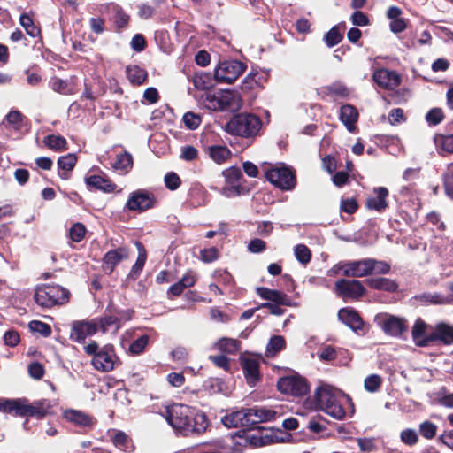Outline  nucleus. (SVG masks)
I'll return each mask as SVG.
<instances>
[{
	"label": "nucleus",
	"mask_w": 453,
	"mask_h": 453,
	"mask_svg": "<svg viewBox=\"0 0 453 453\" xmlns=\"http://www.w3.org/2000/svg\"><path fill=\"white\" fill-rule=\"evenodd\" d=\"M164 417L174 430L185 434H202L210 425L204 412L183 403L167 406Z\"/></svg>",
	"instance_id": "1"
},
{
	"label": "nucleus",
	"mask_w": 453,
	"mask_h": 453,
	"mask_svg": "<svg viewBox=\"0 0 453 453\" xmlns=\"http://www.w3.org/2000/svg\"><path fill=\"white\" fill-rule=\"evenodd\" d=\"M314 397L317 407L326 414L336 419H342L345 417V409L342 404L343 396L340 390L323 385L317 388Z\"/></svg>",
	"instance_id": "2"
},
{
	"label": "nucleus",
	"mask_w": 453,
	"mask_h": 453,
	"mask_svg": "<svg viewBox=\"0 0 453 453\" xmlns=\"http://www.w3.org/2000/svg\"><path fill=\"white\" fill-rule=\"evenodd\" d=\"M70 296V291L60 285L42 284L36 287L34 300L40 307L51 309L66 304Z\"/></svg>",
	"instance_id": "3"
},
{
	"label": "nucleus",
	"mask_w": 453,
	"mask_h": 453,
	"mask_svg": "<svg viewBox=\"0 0 453 453\" xmlns=\"http://www.w3.org/2000/svg\"><path fill=\"white\" fill-rule=\"evenodd\" d=\"M262 120L252 113H239L234 115L226 125V131L243 138H255L259 134Z\"/></svg>",
	"instance_id": "4"
},
{
	"label": "nucleus",
	"mask_w": 453,
	"mask_h": 453,
	"mask_svg": "<svg viewBox=\"0 0 453 453\" xmlns=\"http://www.w3.org/2000/svg\"><path fill=\"white\" fill-rule=\"evenodd\" d=\"M265 178L273 185L284 191L292 190L296 185V171L285 165L267 170Z\"/></svg>",
	"instance_id": "5"
},
{
	"label": "nucleus",
	"mask_w": 453,
	"mask_h": 453,
	"mask_svg": "<svg viewBox=\"0 0 453 453\" xmlns=\"http://www.w3.org/2000/svg\"><path fill=\"white\" fill-rule=\"evenodd\" d=\"M277 388L283 394L301 397L309 393L310 385L304 377L296 373L280 378L277 381Z\"/></svg>",
	"instance_id": "6"
},
{
	"label": "nucleus",
	"mask_w": 453,
	"mask_h": 453,
	"mask_svg": "<svg viewBox=\"0 0 453 453\" xmlns=\"http://www.w3.org/2000/svg\"><path fill=\"white\" fill-rule=\"evenodd\" d=\"M247 65L238 60L220 62L214 71V79L219 83L234 82L246 70Z\"/></svg>",
	"instance_id": "7"
},
{
	"label": "nucleus",
	"mask_w": 453,
	"mask_h": 453,
	"mask_svg": "<svg viewBox=\"0 0 453 453\" xmlns=\"http://www.w3.org/2000/svg\"><path fill=\"white\" fill-rule=\"evenodd\" d=\"M374 322L386 334L393 337H400L408 330L407 319L394 315H377L374 318Z\"/></svg>",
	"instance_id": "8"
},
{
	"label": "nucleus",
	"mask_w": 453,
	"mask_h": 453,
	"mask_svg": "<svg viewBox=\"0 0 453 453\" xmlns=\"http://www.w3.org/2000/svg\"><path fill=\"white\" fill-rule=\"evenodd\" d=\"M92 365L99 372H108L121 365L120 359L117 357L114 346L106 344L101 347L100 352L92 358Z\"/></svg>",
	"instance_id": "9"
},
{
	"label": "nucleus",
	"mask_w": 453,
	"mask_h": 453,
	"mask_svg": "<svg viewBox=\"0 0 453 453\" xmlns=\"http://www.w3.org/2000/svg\"><path fill=\"white\" fill-rule=\"evenodd\" d=\"M156 202L153 193L147 189H137L130 193L124 209L130 211L143 212L154 207Z\"/></svg>",
	"instance_id": "10"
},
{
	"label": "nucleus",
	"mask_w": 453,
	"mask_h": 453,
	"mask_svg": "<svg viewBox=\"0 0 453 453\" xmlns=\"http://www.w3.org/2000/svg\"><path fill=\"white\" fill-rule=\"evenodd\" d=\"M365 292V288L357 280L341 279L334 285L335 295L344 301L357 300Z\"/></svg>",
	"instance_id": "11"
},
{
	"label": "nucleus",
	"mask_w": 453,
	"mask_h": 453,
	"mask_svg": "<svg viewBox=\"0 0 453 453\" xmlns=\"http://www.w3.org/2000/svg\"><path fill=\"white\" fill-rule=\"evenodd\" d=\"M368 274V260L354 261L349 263H338L329 271L330 276L342 275L345 277L357 278Z\"/></svg>",
	"instance_id": "12"
},
{
	"label": "nucleus",
	"mask_w": 453,
	"mask_h": 453,
	"mask_svg": "<svg viewBox=\"0 0 453 453\" xmlns=\"http://www.w3.org/2000/svg\"><path fill=\"white\" fill-rule=\"evenodd\" d=\"M437 341L442 342L444 345L453 344V326L444 322L438 323L434 330L417 344L418 346H426Z\"/></svg>",
	"instance_id": "13"
},
{
	"label": "nucleus",
	"mask_w": 453,
	"mask_h": 453,
	"mask_svg": "<svg viewBox=\"0 0 453 453\" xmlns=\"http://www.w3.org/2000/svg\"><path fill=\"white\" fill-rule=\"evenodd\" d=\"M248 422V430L261 429L258 426L260 423L271 421L275 418L276 411L265 408H248L245 409Z\"/></svg>",
	"instance_id": "14"
},
{
	"label": "nucleus",
	"mask_w": 453,
	"mask_h": 453,
	"mask_svg": "<svg viewBox=\"0 0 453 453\" xmlns=\"http://www.w3.org/2000/svg\"><path fill=\"white\" fill-rule=\"evenodd\" d=\"M22 399L20 417H32L42 419L50 413L51 405L49 400L42 399L29 404L27 403V399Z\"/></svg>",
	"instance_id": "15"
},
{
	"label": "nucleus",
	"mask_w": 453,
	"mask_h": 453,
	"mask_svg": "<svg viewBox=\"0 0 453 453\" xmlns=\"http://www.w3.org/2000/svg\"><path fill=\"white\" fill-rule=\"evenodd\" d=\"M114 311L115 304L112 301H110L104 311V315L93 319L97 326V331L100 330L103 333H106L111 328L117 331L121 327L120 319Z\"/></svg>",
	"instance_id": "16"
},
{
	"label": "nucleus",
	"mask_w": 453,
	"mask_h": 453,
	"mask_svg": "<svg viewBox=\"0 0 453 453\" xmlns=\"http://www.w3.org/2000/svg\"><path fill=\"white\" fill-rule=\"evenodd\" d=\"M97 333V326L94 320L73 321L71 327L70 338L78 342L83 343L88 336Z\"/></svg>",
	"instance_id": "17"
},
{
	"label": "nucleus",
	"mask_w": 453,
	"mask_h": 453,
	"mask_svg": "<svg viewBox=\"0 0 453 453\" xmlns=\"http://www.w3.org/2000/svg\"><path fill=\"white\" fill-rule=\"evenodd\" d=\"M225 182L228 186L225 188L229 193L228 195L239 196L243 193V188L239 181L242 178V173L237 166H231L222 172Z\"/></svg>",
	"instance_id": "18"
},
{
	"label": "nucleus",
	"mask_w": 453,
	"mask_h": 453,
	"mask_svg": "<svg viewBox=\"0 0 453 453\" xmlns=\"http://www.w3.org/2000/svg\"><path fill=\"white\" fill-rule=\"evenodd\" d=\"M351 90L343 82L336 81L329 85L323 86L320 88V94L323 97H328L334 102L348 99Z\"/></svg>",
	"instance_id": "19"
},
{
	"label": "nucleus",
	"mask_w": 453,
	"mask_h": 453,
	"mask_svg": "<svg viewBox=\"0 0 453 453\" xmlns=\"http://www.w3.org/2000/svg\"><path fill=\"white\" fill-rule=\"evenodd\" d=\"M373 81L381 88L394 89L401 83V78L395 71L380 69L374 72Z\"/></svg>",
	"instance_id": "20"
},
{
	"label": "nucleus",
	"mask_w": 453,
	"mask_h": 453,
	"mask_svg": "<svg viewBox=\"0 0 453 453\" xmlns=\"http://www.w3.org/2000/svg\"><path fill=\"white\" fill-rule=\"evenodd\" d=\"M129 256L127 248L121 246L117 249L110 250L103 257V266L105 271L111 273L116 265Z\"/></svg>",
	"instance_id": "21"
},
{
	"label": "nucleus",
	"mask_w": 453,
	"mask_h": 453,
	"mask_svg": "<svg viewBox=\"0 0 453 453\" xmlns=\"http://www.w3.org/2000/svg\"><path fill=\"white\" fill-rule=\"evenodd\" d=\"M104 10L113 14L112 20L114 22L116 32H121L127 27L130 22V16L118 4L108 3L104 5Z\"/></svg>",
	"instance_id": "22"
},
{
	"label": "nucleus",
	"mask_w": 453,
	"mask_h": 453,
	"mask_svg": "<svg viewBox=\"0 0 453 453\" xmlns=\"http://www.w3.org/2000/svg\"><path fill=\"white\" fill-rule=\"evenodd\" d=\"M241 365L248 385L254 387L261 380L258 361L245 357L241 359Z\"/></svg>",
	"instance_id": "23"
},
{
	"label": "nucleus",
	"mask_w": 453,
	"mask_h": 453,
	"mask_svg": "<svg viewBox=\"0 0 453 453\" xmlns=\"http://www.w3.org/2000/svg\"><path fill=\"white\" fill-rule=\"evenodd\" d=\"M388 196L389 191L386 187L374 188L370 196V211L384 212L388 208Z\"/></svg>",
	"instance_id": "24"
},
{
	"label": "nucleus",
	"mask_w": 453,
	"mask_h": 453,
	"mask_svg": "<svg viewBox=\"0 0 453 453\" xmlns=\"http://www.w3.org/2000/svg\"><path fill=\"white\" fill-rule=\"evenodd\" d=\"M64 418L70 423L81 427H92L96 422L92 416L73 409L65 411Z\"/></svg>",
	"instance_id": "25"
},
{
	"label": "nucleus",
	"mask_w": 453,
	"mask_h": 453,
	"mask_svg": "<svg viewBox=\"0 0 453 453\" xmlns=\"http://www.w3.org/2000/svg\"><path fill=\"white\" fill-rule=\"evenodd\" d=\"M88 187L103 191L104 193H112L115 191L117 185L112 182L105 174L90 175L85 179Z\"/></svg>",
	"instance_id": "26"
},
{
	"label": "nucleus",
	"mask_w": 453,
	"mask_h": 453,
	"mask_svg": "<svg viewBox=\"0 0 453 453\" xmlns=\"http://www.w3.org/2000/svg\"><path fill=\"white\" fill-rule=\"evenodd\" d=\"M110 439L111 443L123 452L131 453L135 449L132 438L124 431L112 429Z\"/></svg>",
	"instance_id": "27"
},
{
	"label": "nucleus",
	"mask_w": 453,
	"mask_h": 453,
	"mask_svg": "<svg viewBox=\"0 0 453 453\" xmlns=\"http://www.w3.org/2000/svg\"><path fill=\"white\" fill-rule=\"evenodd\" d=\"M358 111L356 107L351 104H345L340 108V120L346 127L348 131L354 133L357 129L356 123L358 119Z\"/></svg>",
	"instance_id": "28"
},
{
	"label": "nucleus",
	"mask_w": 453,
	"mask_h": 453,
	"mask_svg": "<svg viewBox=\"0 0 453 453\" xmlns=\"http://www.w3.org/2000/svg\"><path fill=\"white\" fill-rule=\"evenodd\" d=\"M257 294L265 300L275 303L277 304L290 305L289 297L283 292L276 289H271L265 287H259L257 288Z\"/></svg>",
	"instance_id": "29"
},
{
	"label": "nucleus",
	"mask_w": 453,
	"mask_h": 453,
	"mask_svg": "<svg viewBox=\"0 0 453 453\" xmlns=\"http://www.w3.org/2000/svg\"><path fill=\"white\" fill-rule=\"evenodd\" d=\"M370 288L395 294L399 291V284L396 280L384 277H370Z\"/></svg>",
	"instance_id": "30"
},
{
	"label": "nucleus",
	"mask_w": 453,
	"mask_h": 453,
	"mask_svg": "<svg viewBox=\"0 0 453 453\" xmlns=\"http://www.w3.org/2000/svg\"><path fill=\"white\" fill-rule=\"evenodd\" d=\"M338 319L354 331L363 326V320L359 314L350 308H342L338 311Z\"/></svg>",
	"instance_id": "31"
},
{
	"label": "nucleus",
	"mask_w": 453,
	"mask_h": 453,
	"mask_svg": "<svg viewBox=\"0 0 453 453\" xmlns=\"http://www.w3.org/2000/svg\"><path fill=\"white\" fill-rule=\"evenodd\" d=\"M77 163V157L73 153L62 156L58 159V173L63 180H68Z\"/></svg>",
	"instance_id": "32"
},
{
	"label": "nucleus",
	"mask_w": 453,
	"mask_h": 453,
	"mask_svg": "<svg viewBox=\"0 0 453 453\" xmlns=\"http://www.w3.org/2000/svg\"><path fill=\"white\" fill-rule=\"evenodd\" d=\"M209 157L218 165H222L232 157V151L226 145H211L206 148Z\"/></svg>",
	"instance_id": "33"
},
{
	"label": "nucleus",
	"mask_w": 453,
	"mask_h": 453,
	"mask_svg": "<svg viewBox=\"0 0 453 453\" xmlns=\"http://www.w3.org/2000/svg\"><path fill=\"white\" fill-rule=\"evenodd\" d=\"M246 418L247 414L245 410H240L224 416L221 421L226 427H243L248 430V422H246Z\"/></svg>",
	"instance_id": "34"
},
{
	"label": "nucleus",
	"mask_w": 453,
	"mask_h": 453,
	"mask_svg": "<svg viewBox=\"0 0 453 453\" xmlns=\"http://www.w3.org/2000/svg\"><path fill=\"white\" fill-rule=\"evenodd\" d=\"M135 245L138 250V257H137V259H136L134 265L132 266V268L128 273V276H127L130 280H135L138 279V277L140 276V274L144 267V265H145V262L147 259V251H146V249L143 246V244L141 242L136 241Z\"/></svg>",
	"instance_id": "35"
},
{
	"label": "nucleus",
	"mask_w": 453,
	"mask_h": 453,
	"mask_svg": "<svg viewBox=\"0 0 453 453\" xmlns=\"http://www.w3.org/2000/svg\"><path fill=\"white\" fill-rule=\"evenodd\" d=\"M126 73L129 81L134 86L142 85L148 78L147 71L137 65H127Z\"/></svg>",
	"instance_id": "36"
},
{
	"label": "nucleus",
	"mask_w": 453,
	"mask_h": 453,
	"mask_svg": "<svg viewBox=\"0 0 453 453\" xmlns=\"http://www.w3.org/2000/svg\"><path fill=\"white\" fill-rule=\"evenodd\" d=\"M43 144L50 150L57 152L65 151L68 150V143L66 139L62 135L49 134L42 140Z\"/></svg>",
	"instance_id": "37"
},
{
	"label": "nucleus",
	"mask_w": 453,
	"mask_h": 453,
	"mask_svg": "<svg viewBox=\"0 0 453 453\" xmlns=\"http://www.w3.org/2000/svg\"><path fill=\"white\" fill-rule=\"evenodd\" d=\"M50 86L53 91L62 95L68 96L76 93L74 84L58 77H53L50 81Z\"/></svg>",
	"instance_id": "38"
},
{
	"label": "nucleus",
	"mask_w": 453,
	"mask_h": 453,
	"mask_svg": "<svg viewBox=\"0 0 453 453\" xmlns=\"http://www.w3.org/2000/svg\"><path fill=\"white\" fill-rule=\"evenodd\" d=\"M22 398H0V412L20 417Z\"/></svg>",
	"instance_id": "39"
},
{
	"label": "nucleus",
	"mask_w": 453,
	"mask_h": 453,
	"mask_svg": "<svg viewBox=\"0 0 453 453\" xmlns=\"http://www.w3.org/2000/svg\"><path fill=\"white\" fill-rule=\"evenodd\" d=\"M214 75L210 73L200 72L195 73L192 77V81L196 89L208 90L214 86Z\"/></svg>",
	"instance_id": "40"
},
{
	"label": "nucleus",
	"mask_w": 453,
	"mask_h": 453,
	"mask_svg": "<svg viewBox=\"0 0 453 453\" xmlns=\"http://www.w3.org/2000/svg\"><path fill=\"white\" fill-rule=\"evenodd\" d=\"M242 342L236 339L222 337L216 342V348L226 354H236L241 349Z\"/></svg>",
	"instance_id": "41"
},
{
	"label": "nucleus",
	"mask_w": 453,
	"mask_h": 453,
	"mask_svg": "<svg viewBox=\"0 0 453 453\" xmlns=\"http://www.w3.org/2000/svg\"><path fill=\"white\" fill-rule=\"evenodd\" d=\"M391 270V265L386 261L370 258V277H379L388 274Z\"/></svg>",
	"instance_id": "42"
},
{
	"label": "nucleus",
	"mask_w": 453,
	"mask_h": 453,
	"mask_svg": "<svg viewBox=\"0 0 453 453\" xmlns=\"http://www.w3.org/2000/svg\"><path fill=\"white\" fill-rule=\"evenodd\" d=\"M19 22L28 35L34 38L42 37L41 28L35 25L33 19L27 13L20 15Z\"/></svg>",
	"instance_id": "43"
},
{
	"label": "nucleus",
	"mask_w": 453,
	"mask_h": 453,
	"mask_svg": "<svg viewBox=\"0 0 453 453\" xmlns=\"http://www.w3.org/2000/svg\"><path fill=\"white\" fill-rule=\"evenodd\" d=\"M285 349V338L281 335H274L271 337L266 346V355L268 357H273Z\"/></svg>",
	"instance_id": "44"
},
{
	"label": "nucleus",
	"mask_w": 453,
	"mask_h": 453,
	"mask_svg": "<svg viewBox=\"0 0 453 453\" xmlns=\"http://www.w3.org/2000/svg\"><path fill=\"white\" fill-rule=\"evenodd\" d=\"M435 145L447 153H453V134H437L434 136Z\"/></svg>",
	"instance_id": "45"
},
{
	"label": "nucleus",
	"mask_w": 453,
	"mask_h": 453,
	"mask_svg": "<svg viewBox=\"0 0 453 453\" xmlns=\"http://www.w3.org/2000/svg\"><path fill=\"white\" fill-rule=\"evenodd\" d=\"M262 78L263 75L258 72L250 73L242 81V88L251 90L262 87Z\"/></svg>",
	"instance_id": "46"
},
{
	"label": "nucleus",
	"mask_w": 453,
	"mask_h": 453,
	"mask_svg": "<svg viewBox=\"0 0 453 453\" xmlns=\"http://www.w3.org/2000/svg\"><path fill=\"white\" fill-rule=\"evenodd\" d=\"M343 35L339 30V26H334L324 36V41L328 47H334L340 43Z\"/></svg>",
	"instance_id": "47"
},
{
	"label": "nucleus",
	"mask_w": 453,
	"mask_h": 453,
	"mask_svg": "<svg viewBox=\"0 0 453 453\" xmlns=\"http://www.w3.org/2000/svg\"><path fill=\"white\" fill-rule=\"evenodd\" d=\"M133 165V157L131 154L127 152L121 153L117 156V158L113 164V167L116 170L127 171Z\"/></svg>",
	"instance_id": "48"
},
{
	"label": "nucleus",
	"mask_w": 453,
	"mask_h": 453,
	"mask_svg": "<svg viewBox=\"0 0 453 453\" xmlns=\"http://www.w3.org/2000/svg\"><path fill=\"white\" fill-rule=\"evenodd\" d=\"M149 340L150 338L147 334L140 336L130 344L128 351L132 355L142 354L144 351L146 346L148 345Z\"/></svg>",
	"instance_id": "49"
},
{
	"label": "nucleus",
	"mask_w": 453,
	"mask_h": 453,
	"mask_svg": "<svg viewBox=\"0 0 453 453\" xmlns=\"http://www.w3.org/2000/svg\"><path fill=\"white\" fill-rule=\"evenodd\" d=\"M413 298L422 303H425V304H427V303L441 304L444 303L443 297L437 293L432 294V293L426 292V293H422L420 295H416Z\"/></svg>",
	"instance_id": "50"
},
{
	"label": "nucleus",
	"mask_w": 453,
	"mask_h": 453,
	"mask_svg": "<svg viewBox=\"0 0 453 453\" xmlns=\"http://www.w3.org/2000/svg\"><path fill=\"white\" fill-rule=\"evenodd\" d=\"M4 119L9 125L12 126L15 130H20L24 119L23 114L18 110H12L5 117Z\"/></svg>",
	"instance_id": "51"
},
{
	"label": "nucleus",
	"mask_w": 453,
	"mask_h": 453,
	"mask_svg": "<svg viewBox=\"0 0 453 453\" xmlns=\"http://www.w3.org/2000/svg\"><path fill=\"white\" fill-rule=\"evenodd\" d=\"M401 441L407 446H414L418 441V434L412 428L403 429L400 434Z\"/></svg>",
	"instance_id": "52"
},
{
	"label": "nucleus",
	"mask_w": 453,
	"mask_h": 453,
	"mask_svg": "<svg viewBox=\"0 0 453 453\" xmlns=\"http://www.w3.org/2000/svg\"><path fill=\"white\" fill-rule=\"evenodd\" d=\"M28 326L32 332L38 333L43 337H49L52 333L51 326L42 321L33 320Z\"/></svg>",
	"instance_id": "53"
},
{
	"label": "nucleus",
	"mask_w": 453,
	"mask_h": 453,
	"mask_svg": "<svg viewBox=\"0 0 453 453\" xmlns=\"http://www.w3.org/2000/svg\"><path fill=\"white\" fill-rule=\"evenodd\" d=\"M87 229L82 223L73 224L69 230V238L74 242H80L84 239Z\"/></svg>",
	"instance_id": "54"
},
{
	"label": "nucleus",
	"mask_w": 453,
	"mask_h": 453,
	"mask_svg": "<svg viewBox=\"0 0 453 453\" xmlns=\"http://www.w3.org/2000/svg\"><path fill=\"white\" fill-rule=\"evenodd\" d=\"M224 382L218 378H209L203 383L204 390L210 395L220 393L223 390Z\"/></svg>",
	"instance_id": "55"
},
{
	"label": "nucleus",
	"mask_w": 453,
	"mask_h": 453,
	"mask_svg": "<svg viewBox=\"0 0 453 453\" xmlns=\"http://www.w3.org/2000/svg\"><path fill=\"white\" fill-rule=\"evenodd\" d=\"M426 330V322L421 319L418 318L414 323V326L411 330L412 338L414 341H418V343L425 339V334Z\"/></svg>",
	"instance_id": "56"
},
{
	"label": "nucleus",
	"mask_w": 453,
	"mask_h": 453,
	"mask_svg": "<svg viewBox=\"0 0 453 453\" xmlns=\"http://www.w3.org/2000/svg\"><path fill=\"white\" fill-rule=\"evenodd\" d=\"M419 433L424 438L431 440L436 435L437 426L431 421L426 420L420 423Z\"/></svg>",
	"instance_id": "57"
},
{
	"label": "nucleus",
	"mask_w": 453,
	"mask_h": 453,
	"mask_svg": "<svg viewBox=\"0 0 453 453\" xmlns=\"http://www.w3.org/2000/svg\"><path fill=\"white\" fill-rule=\"evenodd\" d=\"M443 186L446 195L453 199V163L448 165L444 173Z\"/></svg>",
	"instance_id": "58"
},
{
	"label": "nucleus",
	"mask_w": 453,
	"mask_h": 453,
	"mask_svg": "<svg viewBox=\"0 0 453 453\" xmlns=\"http://www.w3.org/2000/svg\"><path fill=\"white\" fill-rule=\"evenodd\" d=\"M295 255L296 259L303 264H308L311 259V252L304 244H297L295 248Z\"/></svg>",
	"instance_id": "59"
},
{
	"label": "nucleus",
	"mask_w": 453,
	"mask_h": 453,
	"mask_svg": "<svg viewBox=\"0 0 453 453\" xmlns=\"http://www.w3.org/2000/svg\"><path fill=\"white\" fill-rule=\"evenodd\" d=\"M445 115L441 108H433L426 115L429 126H437L444 119Z\"/></svg>",
	"instance_id": "60"
},
{
	"label": "nucleus",
	"mask_w": 453,
	"mask_h": 453,
	"mask_svg": "<svg viewBox=\"0 0 453 453\" xmlns=\"http://www.w3.org/2000/svg\"><path fill=\"white\" fill-rule=\"evenodd\" d=\"M183 122L185 127L190 130L196 129L201 124V118L199 115L188 111L183 116Z\"/></svg>",
	"instance_id": "61"
},
{
	"label": "nucleus",
	"mask_w": 453,
	"mask_h": 453,
	"mask_svg": "<svg viewBox=\"0 0 453 453\" xmlns=\"http://www.w3.org/2000/svg\"><path fill=\"white\" fill-rule=\"evenodd\" d=\"M164 180L165 187L172 191L176 190L181 184L180 178L174 172L167 173Z\"/></svg>",
	"instance_id": "62"
},
{
	"label": "nucleus",
	"mask_w": 453,
	"mask_h": 453,
	"mask_svg": "<svg viewBox=\"0 0 453 453\" xmlns=\"http://www.w3.org/2000/svg\"><path fill=\"white\" fill-rule=\"evenodd\" d=\"M4 342L6 346L16 347L20 342V336L17 330L10 329L4 334Z\"/></svg>",
	"instance_id": "63"
},
{
	"label": "nucleus",
	"mask_w": 453,
	"mask_h": 453,
	"mask_svg": "<svg viewBox=\"0 0 453 453\" xmlns=\"http://www.w3.org/2000/svg\"><path fill=\"white\" fill-rule=\"evenodd\" d=\"M200 255L203 262L211 263L219 257V251L216 247H211L202 250Z\"/></svg>",
	"instance_id": "64"
}]
</instances>
